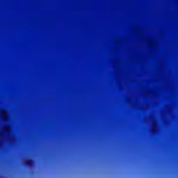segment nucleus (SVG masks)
<instances>
[{
  "instance_id": "nucleus-1",
  "label": "nucleus",
  "mask_w": 178,
  "mask_h": 178,
  "mask_svg": "<svg viewBox=\"0 0 178 178\" xmlns=\"http://www.w3.org/2000/svg\"><path fill=\"white\" fill-rule=\"evenodd\" d=\"M25 166H27L28 168H30L34 165V160L30 159L29 160H26L24 163Z\"/></svg>"
},
{
  "instance_id": "nucleus-2",
  "label": "nucleus",
  "mask_w": 178,
  "mask_h": 178,
  "mask_svg": "<svg viewBox=\"0 0 178 178\" xmlns=\"http://www.w3.org/2000/svg\"><path fill=\"white\" fill-rule=\"evenodd\" d=\"M7 131H10V129L9 128H7Z\"/></svg>"
}]
</instances>
